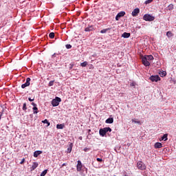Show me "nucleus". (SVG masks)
Here are the masks:
<instances>
[{
	"mask_svg": "<svg viewBox=\"0 0 176 176\" xmlns=\"http://www.w3.org/2000/svg\"><path fill=\"white\" fill-rule=\"evenodd\" d=\"M60 102H61V98L59 97H56L55 99H53L52 101V107H58L60 105Z\"/></svg>",
	"mask_w": 176,
	"mask_h": 176,
	"instance_id": "1",
	"label": "nucleus"
},
{
	"mask_svg": "<svg viewBox=\"0 0 176 176\" xmlns=\"http://www.w3.org/2000/svg\"><path fill=\"white\" fill-rule=\"evenodd\" d=\"M143 19L145 21H153V20H155L154 16L148 14H144Z\"/></svg>",
	"mask_w": 176,
	"mask_h": 176,
	"instance_id": "2",
	"label": "nucleus"
},
{
	"mask_svg": "<svg viewBox=\"0 0 176 176\" xmlns=\"http://www.w3.org/2000/svg\"><path fill=\"white\" fill-rule=\"evenodd\" d=\"M137 166H138V168L139 170H146V166H145V164H144V162H141V161H139L138 163H137Z\"/></svg>",
	"mask_w": 176,
	"mask_h": 176,
	"instance_id": "3",
	"label": "nucleus"
},
{
	"mask_svg": "<svg viewBox=\"0 0 176 176\" xmlns=\"http://www.w3.org/2000/svg\"><path fill=\"white\" fill-rule=\"evenodd\" d=\"M124 14H126L124 11L120 12L116 16V21H119V19H120V17L124 16Z\"/></svg>",
	"mask_w": 176,
	"mask_h": 176,
	"instance_id": "4",
	"label": "nucleus"
},
{
	"mask_svg": "<svg viewBox=\"0 0 176 176\" xmlns=\"http://www.w3.org/2000/svg\"><path fill=\"white\" fill-rule=\"evenodd\" d=\"M150 80H151V82H159V80H160V77L157 75L151 76L150 77Z\"/></svg>",
	"mask_w": 176,
	"mask_h": 176,
	"instance_id": "5",
	"label": "nucleus"
},
{
	"mask_svg": "<svg viewBox=\"0 0 176 176\" xmlns=\"http://www.w3.org/2000/svg\"><path fill=\"white\" fill-rule=\"evenodd\" d=\"M30 82H31V78H26V82L21 85V88L25 89V87H28V86H30Z\"/></svg>",
	"mask_w": 176,
	"mask_h": 176,
	"instance_id": "6",
	"label": "nucleus"
},
{
	"mask_svg": "<svg viewBox=\"0 0 176 176\" xmlns=\"http://www.w3.org/2000/svg\"><path fill=\"white\" fill-rule=\"evenodd\" d=\"M142 64L145 67H149V65H151V63H149V60H146V58L144 57L142 58Z\"/></svg>",
	"mask_w": 176,
	"mask_h": 176,
	"instance_id": "7",
	"label": "nucleus"
},
{
	"mask_svg": "<svg viewBox=\"0 0 176 176\" xmlns=\"http://www.w3.org/2000/svg\"><path fill=\"white\" fill-rule=\"evenodd\" d=\"M139 13H140V8H137L132 11L131 14L133 17H136V16H138Z\"/></svg>",
	"mask_w": 176,
	"mask_h": 176,
	"instance_id": "8",
	"label": "nucleus"
},
{
	"mask_svg": "<svg viewBox=\"0 0 176 176\" xmlns=\"http://www.w3.org/2000/svg\"><path fill=\"white\" fill-rule=\"evenodd\" d=\"M77 166H76V170H77V171H82V162H80V160H78V162H77Z\"/></svg>",
	"mask_w": 176,
	"mask_h": 176,
	"instance_id": "9",
	"label": "nucleus"
},
{
	"mask_svg": "<svg viewBox=\"0 0 176 176\" xmlns=\"http://www.w3.org/2000/svg\"><path fill=\"white\" fill-rule=\"evenodd\" d=\"M162 147H163V144H162V143L160 142H156L154 145V148H155V149H158Z\"/></svg>",
	"mask_w": 176,
	"mask_h": 176,
	"instance_id": "10",
	"label": "nucleus"
},
{
	"mask_svg": "<svg viewBox=\"0 0 176 176\" xmlns=\"http://www.w3.org/2000/svg\"><path fill=\"white\" fill-rule=\"evenodd\" d=\"M143 58H146V60H147L148 61L153 60V56H152V55H146V56H143Z\"/></svg>",
	"mask_w": 176,
	"mask_h": 176,
	"instance_id": "11",
	"label": "nucleus"
},
{
	"mask_svg": "<svg viewBox=\"0 0 176 176\" xmlns=\"http://www.w3.org/2000/svg\"><path fill=\"white\" fill-rule=\"evenodd\" d=\"M111 30H112V28H108L107 29H103L100 31V34H107V32H108V31H111Z\"/></svg>",
	"mask_w": 176,
	"mask_h": 176,
	"instance_id": "12",
	"label": "nucleus"
},
{
	"mask_svg": "<svg viewBox=\"0 0 176 176\" xmlns=\"http://www.w3.org/2000/svg\"><path fill=\"white\" fill-rule=\"evenodd\" d=\"M99 134H100V135H101V137H104L105 134H107V133H106L105 131L103 129H100L99 130Z\"/></svg>",
	"mask_w": 176,
	"mask_h": 176,
	"instance_id": "13",
	"label": "nucleus"
},
{
	"mask_svg": "<svg viewBox=\"0 0 176 176\" xmlns=\"http://www.w3.org/2000/svg\"><path fill=\"white\" fill-rule=\"evenodd\" d=\"M42 153V151H36L34 153V157H38V156H39V155H41Z\"/></svg>",
	"mask_w": 176,
	"mask_h": 176,
	"instance_id": "14",
	"label": "nucleus"
},
{
	"mask_svg": "<svg viewBox=\"0 0 176 176\" xmlns=\"http://www.w3.org/2000/svg\"><path fill=\"white\" fill-rule=\"evenodd\" d=\"M38 166V162H33V164L31 167V171H34V170H35V168H36Z\"/></svg>",
	"mask_w": 176,
	"mask_h": 176,
	"instance_id": "15",
	"label": "nucleus"
},
{
	"mask_svg": "<svg viewBox=\"0 0 176 176\" xmlns=\"http://www.w3.org/2000/svg\"><path fill=\"white\" fill-rule=\"evenodd\" d=\"M105 123L111 124V123H113V118H109L106 120Z\"/></svg>",
	"mask_w": 176,
	"mask_h": 176,
	"instance_id": "16",
	"label": "nucleus"
},
{
	"mask_svg": "<svg viewBox=\"0 0 176 176\" xmlns=\"http://www.w3.org/2000/svg\"><path fill=\"white\" fill-rule=\"evenodd\" d=\"M65 127V125L64 124H60L56 125V129H58L60 130H63Z\"/></svg>",
	"mask_w": 176,
	"mask_h": 176,
	"instance_id": "17",
	"label": "nucleus"
},
{
	"mask_svg": "<svg viewBox=\"0 0 176 176\" xmlns=\"http://www.w3.org/2000/svg\"><path fill=\"white\" fill-rule=\"evenodd\" d=\"M90 31H93V26H89L85 29V32H90Z\"/></svg>",
	"mask_w": 176,
	"mask_h": 176,
	"instance_id": "18",
	"label": "nucleus"
},
{
	"mask_svg": "<svg viewBox=\"0 0 176 176\" xmlns=\"http://www.w3.org/2000/svg\"><path fill=\"white\" fill-rule=\"evenodd\" d=\"M130 33H127V32H124L122 34V38H130Z\"/></svg>",
	"mask_w": 176,
	"mask_h": 176,
	"instance_id": "19",
	"label": "nucleus"
},
{
	"mask_svg": "<svg viewBox=\"0 0 176 176\" xmlns=\"http://www.w3.org/2000/svg\"><path fill=\"white\" fill-rule=\"evenodd\" d=\"M168 134L166 133L164 134L162 137V141H167V140H168Z\"/></svg>",
	"mask_w": 176,
	"mask_h": 176,
	"instance_id": "20",
	"label": "nucleus"
},
{
	"mask_svg": "<svg viewBox=\"0 0 176 176\" xmlns=\"http://www.w3.org/2000/svg\"><path fill=\"white\" fill-rule=\"evenodd\" d=\"M104 133H107L108 131H109V133H111V131H112V129H111L110 127H105L103 128Z\"/></svg>",
	"mask_w": 176,
	"mask_h": 176,
	"instance_id": "21",
	"label": "nucleus"
},
{
	"mask_svg": "<svg viewBox=\"0 0 176 176\" xmlns=\"http://www.w3.org/2000/svg\"><path fill=\"white\" fill-rule=\"evenodd\" d=\"M32 109H33V113L34 114L38 113V107H34L32 108Z\"/></svg>",
	"mask_w": 176,
	"mask_h": 176,
	"instance_id": "22",
	"label": "nucleus"
},
{
	"mask_svg": "<svg viewBox=\"0 0 176 176\" xmlns=\"http://www.w3.org/2000/svg\"><path fill=\"white\" fill-rule=\"evenodd\" d=\"M173 32H166V36H168V38H171V36H173Z\"/></svg>",
	"mask_w": 176,
	"mask_h": 176,
	"instance_id": "23",
	"label": "nucleus"
},
{
	"mask_svg": "<svg viewBox=\"0 0 176 176\" xmlns=\"http://www.w3.org/2000/svg\"><path fill=\"white\" fill-rule=\"evenodd\" d=\"M87 61H85L80 63V67H87Z\"/></svg>",
	"mask_w": 176,
	"mask_h": 176,
	"instance_id": "24",
	"label": "nucleus"
},
{
	"mask_svg": "<svg viewBox=\"0 0 176 176\" xmlns=\"http://www.w3.org/2000/svg\"><path fill=\"white\" fill-rule=\"evenodd\" d=\"M46 174H47V169L44 170L41 173V176H45V175H46Z\"/></svg>",
	"mask_w": 176,
	"mask_h": 176,
	"instance_id": "25",
	"label": "nucleus"
},
{
	"mask_svg": "<svg viewBox=\"0 0 176 176\" xmlns=\"http://www.w3.org/2000/svg\"><path fill=\"white\" fill-rule=\"evenodd\" d=\"M49 37L50 38V39H54V32L50 33Z\"/></svg>",
	"mask_w": 176,
	"mask_h": 176,
	"instance_id": "26",
	"label": "nucleus"
},
{
	"mask_svg": "<svg viewBox=\"0 0 176 176\" xmlns=\"http://www.w3.org/2000/svg\"><path fill=\"white\" fill-rule=\"evenodd\" d=\"M173 9H174V5L170 4L168 6V10H173Z\"/></svg>",
	"mask_w": 176,
	"mask_h": 176,
	"instance_id": "27",
	"label": "nucleus"
},
{
	"mask_svg": "<svg viewBox=\"0 0 176 176\" xmlns=\"http://www.w3.org/2000/svg\"><path fill=\"white\" fill-rule=\"evenodd\" d=\"M22 109H23V111H27V104L26 103H23Z\"/></svg>",
	"mask_w": 176,
	"mask_h": 176,
	"instance_id": "28",
	"label": "nucleus"
},
{
	"mask_svg": "<svg viewBox=\"0 0 176 176\" xmlns=\"http://www.w3.org/2000/svg\"><path fill=\"white\" fill-rule=\"evenodd\" d=\"M133 123H137L138 124H141V121L140 120H132Z\"/></svg>",
	"mask_w": 176,
	"mask_h": 176,
	"instance_id": "29",
	"label": "nucleus"
},
{
	"mask_svg": "<svg viewBox=\"0 0 176 176\" xmlns=\"http://www.w3.org/2000/svg\"><path fill=\"white\" fill-rule=\"evenodd\" d=\"M43 123L47 124V126H50V122H49V121L46 119L43 121Z\"/></svg>",
	"mask_w": 176,
	"mask_h": 176,
	"instance_id": "30",
	"label": "nucleus"
},
{
	"mask_svg": "<svg viewBox=\"0 0 176 176\" xmlns=\"http://www.w3.org/2000/svg\"><path fill=\"white\" fill-rule=\"evenodd\" d=\"M83 151H84V152H89V151H91V148L85 147V148H84Z\"/></svg>",
	"mask_w": 176,
	"mask_h": 176,
	"instance_id": "31",
	"label": "nucleus"
},
{
	"mask_svg": "<svg viewBox=\"0 0 176 176\" xmlns=\"http://www.w3.org/2000/svg\"><path fill=\"white\" fill-rule=\"evenodd\" d=\"M53 85H54V80L50 81L48 86H50V87L53 86Z\"/></svg>",
	"mask_w": 176,
	"mask_h": 176,
	"instance_id": "32",
	"label": "nucleus"
},
{
	"mask_svg": "<svg viewBox=\"0 0 176 176\" xmlns=\"http://www.w3.org/2000/svg\"><path fill=\"white\" fill-rule=\"evenodd\" d=\"M71 152H72V147H69L67 148V153H71Z\"/></svg>",
	"mask_w": 176,
	"mask_h": 176,
	"instance_id": "33",
	"label": "nucleus"
},
{
	"mask_svg": "<svg viewBox=\"0 0 176 176\" xmlns=\"http://www.w3.org/2000/svg\"><path fill=\"white\" fill-rule=\"evenodd\" d=\"M72 47V45H71L70 44L66 45V49H71Z\"/></svg>",
	"mask_w": 176,
	"mask_h": 176,
	"instance_id": "34",
	"label": "nucleus"
},
{
	"mask_svg": "<svg viewBox=\"0 0 176 176\" xmlns=\"http://www.w3.org/2000/svg\"><path fill=\"white\" fill-rule=\"evenodd\" d=\"M130 86H131V87H135V82H131V83L130 84Z\"/></svg>",
	"mask_w": 176,
	"mask_h": 176,
	"instance_id": "35",
	"label": "nucleus"
},
{
	"mask_svg": "<svg viewBox=\"0 0 176 176\" xmlns=\"http://www.w3.org/2000/svg\"><path fill=\"white\" fill-rule=\"evenodd\" d=\"M153 0H146V1H145V3H146V5H148V3H151V2H152Z\"/></svg>",
	"mask_w": 176,
	"mask_h": 176,
	"instance_id": "36",
	"label": "nucleus"
},
{
	"mask_svg": "<svg viewBox=\"0 0 176 176\" xmlns=\"http://www.w3.org/2000/svg\"><path fill=\"white\" fill-rule=\"evenodd\" d=\"M161 75H162V76H166V75H167V73H166V72H162V74H161Z\"/></svg>",
	"mask_w": 176,
	"mask_h": 176,
	"instance_id": "37",
	"label": "nucleus"
},
{
	"mask_svg": "<svg viewBox=\"0 0 176 176\" xmlns=\"http://www.w3.org/2000/svg\"><path fill=\"white\" fill-rule=\"evenodd\" d=\"M24 162H25V159H22L21 162H20V164H23Z\"/></svg>",
	"mask_w": 176,
	"mask_h": 176,
	"instance_id": "38",
	"label": "nucleus"
},
{
	"mask_svg": "<svg viewBox=\"0 0 176 176\" xmlns=\"http://www.w3.org/2000/svg\"><path fill=\"white\" fill-rule=\"evenodd\" d=\"M96 160L97 162H102V160L101 158H97Z\"/></svg>",
	"mask_w": 176,
	"mask_h": 176,
	"instance_id": "39",
	"label": "nucleus"
},
{
	"mask_svg": "<svg viewBox=\"0 0 176 176\" xmlns=\"http://www.w3.org/2000/svg\"><path fill=\"white\" fill-rule=\"evenodd\" d=\"M28 100L30 101V102H32V101H34V98H33V99H31V98H28Z\"/></svg>",
	"mask_w": 176,
	"mask_h": 176,
	"instance_id": "40",
	"label": "nucleus"
},
{
	"mask_svg": "<svg viewBox=\"0 0 176 176\" xmlns=\"http://www.w3.org/2000/svg\"><path fill=\"white\" fill-rule=\"evenodd\" d=\"M32 105L33 106V107H36V104H35L34 102H32Z\"/></svg>",
	"mask_w": 176,
	"mask_h": 176,
	"instance_id": "41",
	"label": "nucleus"
},
{
	"mask_svg": "<svg viewBox=\"0 0 176 176\" xmlns=\"http://www.w3.org/2000/svg\"><path fill=\"white\" fill-rule=\"evenodd\" d=\"M54 57H56V54H54L52 55V58H54Z\"/></svg>",
	"mask_w": 176,
	"mask_h": 176,
	"instance_id": "42",
	"label": "nucleus"
},
{
	"mask_svg": "<svg viewBox=\"0 0 176 176\" xmlns=\"http://www.w3.org/2000/svg\"><path fill=\"white\" fill-rule=\"evenodd\" d=\"M64 166H67V164L64 163L62 164V167H64Z\"/></svg>",
	"mask_w": 176,
	"mask_h": 176,
	"instance_id": "43",
	"label": "nucleus"
},
{
	"mask_svg": "<svg viewBox=\"0 0 176 176\" xmlns=\"http://www.w3.org/2000/svg\"><path fill=\"white\" fill-rule=\"evenodd\" d=\"M1 118H2V114H0V120Z\"/></svg>",
	"mask_w": 176,
	"mask_h": 176,
	"instance_id": "44",
	"label": "nucleus"
},
{
	"mask_svg": "<svg viewBox=\"0 0 176 176\" xmlns=\"http://www.w3.org/2000/svg\"><path fill=\"white\" fill-rule=\"evenodd\" d=\"M72 67H73L72 65L70 67V69H72Z\"/></svg>",
	"mask_w": 176,
	"mask_h": 176,
	"instance_id": "45",
	"label": "nucleus"
},
{
	"mask_svg": "<svg viewBox=\"0 0 176 176\" xmlns=\"http://www.w3.org/2000/svg\"><path fill=\"white\" fill-rule=\"evenodd\" d=\"M40 176H41V175H40Z\"/></svg>",
	"mask_w": 176,
	"mask_h": 176,
	"instance_id": "46",
	"label": "nucleus"
}]
</instances>
